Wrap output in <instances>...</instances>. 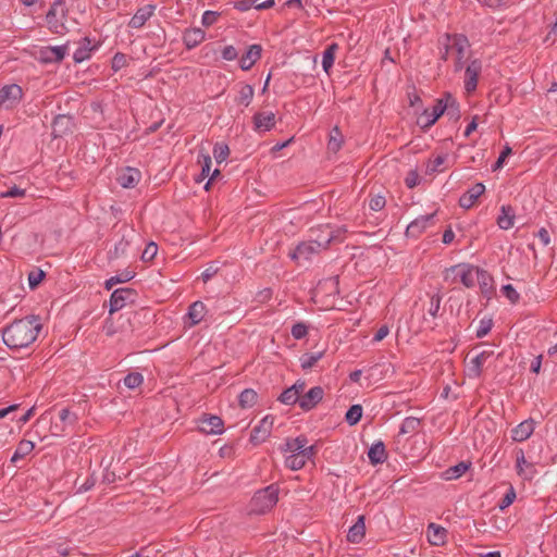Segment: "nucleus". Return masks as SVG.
<instances>
[{"mask_svg":"<svg viewBox=\"0 0 557 557\" xmlns=\"http://www.w3.org/2000/svg\"><path fill=\"white\" fill-rule=\"evenodd\" d=\"M41 330V323L36 315L16 320L2 332L4 344L11 349H21L33 344Z\"/></svg>","mask_w":557,"mask_h":557,"instance_id":"obj_1","label":"nucleus"},{"mask_svg":"<svg viewBox=\"0 0 557 557\" xmlns=\"http://www.w3.org/2000/svg\"><path fill=\"white\" fill-rule=\"evenodd\" d=\"M281 450L285 455V466L293 470H299L314 456V446L308 445L306 436L287 438Z\"/></svg>","mask_w":557,"mask_h":557,"instance_id":"obj_2","label":"nucleus"},{"mask_svg":"<svg viewBox=\"0 0 557 557\" xmlns=\"http://www.w3.org/2000/svg\"><path fill=\"white\" fill-rule=\"evenodd\" d=\"M469 48V40L463 35H444L440 39L441 59H453L455 72L463 69V59Z\"/></svg>","mask_w":557,"mask_h":557,"instance_id":"obj_3","label":"nucleus"},{"mask_svg":"<svg viewBox=\"0 0 557 557\" xmlns=\"http://www.w3.org/2000/svg\"><path fill=\"white\" fill-rule=\"evenodd\" d=\"M336 238V235L327 232L323 238L310 239L309 242L300 243L290 253L289 257L298 263L302 261H309L314 255H318L321 250L327 249L332 240Z\"/></svg>","mask_w":557,"mask_h":557,"instance_id":"obj_4","label":"nucleus"},{"mask_svg":"<svg viewBox=\"0 0 557 557\" xmlns=\"http://www.w3.org/2000/svg\"><path fill=\"white\" fill-rule=\"evenodd\" d=\"M278 488L274 485H269L263 490L258 491L249 503V512L255 515H262L271 510L278 499Z\"/></svg>","mask_w":557,"mask_h":557,"instance_id":"obj_5","label":"nucleus"},{"mask_svg":"<svg viewBox=\"0 0 557 557\" xmlns=\"http://www.w3.org/2000/svg\"><path fill=\"white\" fill-rule=\"evenodd\" d=\"M479 270V267L469 263H459L446 269L444 280L451 283L459 280L463 286L471 288L475 284Z\"/></svg>","mask_w":557,"mask_h":557,"instance_id":"obj_6","label":"nucleus"},{"mask_svg":"<svg viewBox=\"0 0 557 557\" xmlns=\"http://www.w3.org/2000/svg\"><path fill=\"white\" fill-rule=\"evenodd\" d=\"M455 104V99L450 96H447L445 99L437 100L436 104L432 108L431 111L424 109L423 112L417 120V123L422 128H428L432 126L438 117L445 112V110L449 109Z\"/></svg>","mask_w":557,"mask_h":557,"instance_id":"obj_7","label":"nucleus"},{"mask_svg":"<svg viewBox=\"0 0 557 557\" xmlns=\"http://www.w3.org/2000/svg\"><path fill=\"white\" fill-rule=\"evenodd\" d=\"M67 53V45L38 47L33 51V57L41 63L61 62Z\"/></svg>","mask_w":557,"mask_h":557,"instance_id":"obj_8","label":"nucleus"},{"mask_svg":"<svg viewBox=\"0 0 557 557\" xmlns=\"http://www.w3.org/2000/svg\"><path fill=\"white\" fill-rule=\"evenodd\" d=\"M198 429L207 435H220L224 432L223 420L213 414H202L197 421Z\"/></svg>","mask_w":557,"mask_h":557,"instance_id":"obj_9","label":"nucleus"},{"mask_svg":"<svg viewBox=\"0 0 557 557\" xmlns=\"http://www.w3.org/2000/svg\"><path fill=\"white\" fill-rule=\"evenodd\" d=\"M482 71V61L480 59L470 60L465 67V89L467 92H472L478 87V78Z\"/></svg>","mask_w":557,"mask_h":557,"instance_id":"obj_10","label":"nucleus"},{"mask_svg":"<svg viewBox=\"0 0 557 557\" xmlns=\"http://www.w3.org/2000/svg\"><path fill=\"white\" fill-rule=\"evenodd\" d=\"M23 90L16 85H7L0 89V107L10 109L16 106L22 99Z\"/></svg>","mask_w":557,"mask_h":557,"instance_id":"obj_11","label":"nucleus"},{"mask_svg":"<svg viewBox=\"0 0 557 557\" xmlns=\"http://www.w3.org/2000/svg\"><path fill=\"white\" fill-rule=\"evenodd\" d=\"M135 292L131 288H117L110 297L109 312L112 314L123 309L128 302L134 300Z\"/></svg>","mask_w":557,"mask_h":557,"instance_id":"obj_12","label":"nucleus"},{"mask_svg":"<svg viewBox=\"0 0 557 557\" xmlns=\"http://www.w3.org/2000/svg\"><path fill=\"white\" fill-rule=\"evenodd\" d=\"M274 418L272 416H265L258 425H256L251 432L250 441L257 445L264 442L271 434L273 429Z\"/></svg>","mask_w":557,"mask_h":557,"instance_id":"obj_13","label":"nucleus"},{"mask_svg":"<svg viewBox=\"0 0 557 557\" xmlns=\"http://www.w3.org/2000/svg\"><path fill=\"white\" fill-rule=\"evenodd\" d=\"M494 356V350L485 349L473 357L468 363V376L472 379H478L482 374L483 366L487 362L490 358Z\"/></svg>","mask_w":557,"mask_h":557,"instance_id":"obj_14","label":"nucleus"},{"mask_svg":"<svg viewBox=\"0 0 557 557\" xmlns=\"http://www.w3.org/2000/svg\"><path fill=\"white\" fill-rule=\"evenodd\" d=\"M434 214L420 215L414 219L406 228V236L411 238L419 237L428 227L431 226Z\"/></svg>","mask_w":557,"mask_h":557,"instance_id":"obj_15","label":"nucleus"},{"mask_svg":"<svg viewBox=\"0 0 557 557\" xmlns=\"http://www.w3.org/2000/svg\"><path fill=\"white\" fill-rule=\"evenodd\" d=\"M323 396V388L314 386L300 397L299 407L305 411L311 410L322 400Z\"/></svg>","mask_w":557,"mask_h":557,"instance_id":"obj_16","label":"nucleus"},{"mask_svg":"<svg viewBox=\"0 0 557 557\" xmlns=\"http://www.w3.org/2000/svg\"><path fill=\"white\" fill-rule=\"evenodd\" d=\"M516 470L523 480H532L536 473L534 465L525 459L522 449H519L516 454Z\"/></svg>","mask_w":557,"mask_h":557,"instance_id":"obj_17","label":"nucleus"},{"mask_svg":"<svg viewBox=\"0 0 557 557\" xmlns=\"http://www.w3.org/2000/svg\"><path fill=\"white\" fill-rule=\"evenodd\" d=\"M156 5L153 4H146L144 7H140L136 13L133 15V17L128 22V26L132 28H140L143 27L146 22L154 14Z\"/></svg>","mask_w":557,"mask_h":557,"instance_id":"obj_18","label":"nucleus"},{"mask_svg":"<svg viewBox=\"0 0 557 557\" xmlns=\"http://www.w3.org/2000/svg\"><path fill=\"white\" fill-rule=\"evenodd\" d=\"M485 191V186L482 183H476L469 188L459 198V205L461 208L470 209L476 202L478 198Z\"/></svg>","mask_w":557,"mask_h":557,"instance_id":"obj_19","label":"nucleus"},{"mask_svg":"<svg viewBox=\"0 0 557 557\" xmlns=\"http://www.w3.org/2000/svg\"><path fill=\"white\" fill-rule=\"evenodd\" d=\"M475 282H478L482 295L485 298L491 299L495 293L492 275L487 271L480 269Z\"/></svg>","mask_w":557,"mask_h":557,"instance_id":"obj_20","label":"nucleus"},{"mask_svg":"<svg viewBox=\"0 0 557 557\" xmlns=\"http://www.w3.org/2000/svg\"><path fill=\"white\" fill-rule=\"evenodd\" d=\"M534 429L535 422L533 419L524 420L511 430V438L515 442H523L533 434Z\"/></svg>","mask_w":557,"mask_h":557,"instance_id":"obj_21","label":"nucleus"},{"mask_svg":"<svg viewBox=\"0 0 557 557\" xmlns=\"http://www.w3.org/2000/svg\"><path fill=\"white\" fill-rule=\"evenodd\" d=\"M262 47L260 45L249 46L247 52L240 58L239 66L243 71H249L261 58Z\"/></svg>","mask_w":557,"mask_h":557,"instance_id":"obj_22","label":"nucleus"},{"mask_svg":"<svg viewBox=\"0 0 557 557\" xmlns=\"http://www.w3.org/2000/svg\"><path fill=\"white\" fill-rule=\"evenodd\" d=\"M275 125V114L273 112H259L253 116L255 129L259 133L268 132Z\"/></svg>","mask_w":557,"mask_h":557,"instance_id":"obj_23","label":"nucleus"},{"mask_svg":"<svg viewBox=\"0 0 557 557\" xmlns=\"http://www.w3.org/2000/svg\"><path fill=\"white\" fill-rule=\"evenodd\" d=\"M141 174L137 169L126 168L117 176V182L123 188H134L140 181Z\"/></svg>","mask_w":557,"mask_h":557,"instance_id":"obj_24","label":"nucleus"},{"mask_svg":"<svg viewBox=\"0 0 557 557\" xmlns=\"http://www.w3.org/2000/svg\"><path fill=\"white\" fill-rule=\"evenodd\" d=\"M426 535L431 545L441 546L446 543L447 530L432 522L428 525Z\"/></svg>","mask_w":557,"mask_h":557,"instance_id":"obj_25","label":"nucleus"},{"mask_svg":"<svg viewBox=\"0 0 557 557\" xmlns=\"http://www.w3.org/2000/svg\"><path fill=\"white\" fill-rule=\"evenodd\" d=\"M205 32L198 27L187 29L183 35V41L188 49L197 47L205 40Z\"/></svg>","mask_w":557,"mask_h":557,"instance_id":"obj_26","label":"nucleus"},{"mask_svg":"<svg viewBox=\"0 0 557 557\" xmlns=\"http://www.w3.org/2000/svg\"><path fill=\"white\" fill-rule=\"evenodd\" d=\"M207 309L203 302L201 301H195L191 304L188 308L187 318L189 320V326H195L198 323H200L205 315H206Z\"/></svg>","mask_w":557,"mask_h":557,"instance_id":"obj_27","label":"nucleus"},{"mask_svg":"<svg viewBox=\"0 0 557 557\" xmlns=\"http://www.w3.org/2000/svg\"><path fill=\"white\" fill-rule=\"evenodd\" d=\"M366 525H364V517L359 516L354 525H351L347 533V540L350 543H360L364 537Z\"/></svg>","mask_w":557,"mask_h":557,"instance_id":"obj_28","label":"nucleus"},{"mask_svg":"<svg viewBox=\"0 0 557 557\" xmlns=\"http://www.w3.org/2000/svg\"><path fill=\"white\" fill-rule=\"evenodd\" d=\"M369 460L372 465L383 463L386 460V450L383 442L374 443L368 451Z\"/></svg>","mask_w":557,"mask_h":557,"instance_id":"obj_29","label":"nucleus"},{"mask_svg":"<svg viewBox=\"0 0 557 557\" xmlns=\"http://www.w3.org/2000/svg\"><path fill=\"white\" fill-rule=\"evenodd\" d=\"M497 224L502 230H509L515 224V211L510 206H503L497 218Z\"/></svg>","mask_w":557,"mask_h":557,"instance_id":"obj_30","label":"nucleus"},{"mask_svg":"<svg viewBox=\"0 0 557 557\" xmlns=\"http://www.w3.org/2000/svg\"><path fill=\"white\" fill-rule=\"evenodd\" d=\"M470 465V462L461 461L453 467H449L442 473V478L446 481L457 480L468 471Z\"/></svg>","mask_w":557,"mask_h":557,"instance_id":"obj_31","label":"nucleus"},{"mask_svg":"<svg viewBox=\"0 0 557 557\" xmlns=\"http://www.w3.org/2000/svg\"><path fill=\"white\" fill-rule=\"evenodd\" d=\"M57 4L58 2H54L49 11L47 12L46 20L49 26V29L54 34H63L65 30V26L62 22H59L57 20Z\"/></svg>","mask_w":557,"mask_h":557,"instance_id":"obj_32","label":"nucleus"},{"mask_svg":"<svg viewBox=\"0 0 557 557\" xmlns=\"http://www.w3.org/2000/svg\"><path fill=\"white\" fill-rule=\"evenodd\" d=\"M253 94L255 90L251 85H242L236 101L244 107H248L253 98Z\"/></svg>","mask_w":557,"mask_h":557,"instance_id":"obj_33","label":"nucleus"},{"mask_svg":"<svg viewBox=\"0 0 557 557\" xmlns=\"http://www.w3.org/2000/svg\"><path fill=\"white\" fill-rule=\"evenodd\" d=\"M447 161V154H440L432 160H429L425 164V174L432 175L437 172H442V165Z\"/></svg>","mask_w":557,"mask_h":557,"instance_id":"obj_34","label":"nucleus"},{"mask_svg":"<svg viewBox=\"0 0 557 557\" xmlns=\"http://www.w3.org/2000/svg\"><path fill=\"white\" fill-rule=\"evenodd\" d=\"M34 443L30 441H21L11 458L12 462H16L17 460L27 456L34 449Z\"/></svg>","mask_w":557,"mask_h":557,"instance_id":"obj_35","label":"nucleus"},{"mask_svg":"<svg viewBox=\"0 0 557 557\" xmlns=\"http://www.w3.org/2000/svg\"><path fill=\"white\" fill-rule=\"evenodd\" d=\"M336 50H337V45L333 44V45H330L323 52L322 67L326 73H329V71L331 70V67L334 64Z\"/></svg>","mask_w":557,"mask_h":557,"instance_id":"obj_36","label":"nucleus"},{"mask_svg":"<svg viewBox=\"0 0 557 557\" xmlns=\"http://www.w3.org/2000/svg\"><path fill=\"white\" fill-rule=\"evenodd\" d=\"M257 398H258L257 393L253 389L247 388L240 393V395L238 397V401H239L240 407L250 408L256 404Z\"/></svg>","mask_w":557,"mask_h":557,"instance_id":"obj_37","label":"nucleus"},{"mask_svg":"<svg viewBox=\"0 0 557 557\" xmlns=\"http://www.w3.org/2000/svg\"><path fill=\"white\" fill-rule=\"evenodd\" d=\"M343 145V136L338 127H334L330 134L327 149L332 152H337Z\"/></svg>","mask_w":557,"mask_h":557,"instance_id":"obj_38","label":"nucleus"},{"mask_svg":"<svg viewBox=\"0 0 557 557\" xmlns=\"http://www.w3.org/2000/svg\"><path fill=\"white\" fill-rule=\"evenodd\" d=\"M361 417H362L361 405H352L346 412L345 419L349 425H355L360 421Z\"/></svg>","mask_w":557,"mask_h":557,"instance_id":"obj_39","label":"nucleus"},{"mask_svg":"<svg viewBox=\"0 0 557 557\" xmlns=\"http://www.w3.org/2000/svg\"><path fill=\"white\" fill-rule=\"evenodd\" d=\"M419 426H420V420L418 418L407 417L400 425L399 433L400 434L413 433L419 429Z\"/></svg>","mask_w":557,"mask_h":557,"instance_id":"obj_40","label":"nucleus"},{"mask_svg":"<svg viewBox=\"0 0 557 557\" xmlns=\"http://www.w3.org/2000/svg\"><path fill=\"white\" fill-rule=\"evenodd\" d=\"M323 357V351L314 352V354H305L300 357V366L302 369L307 370L312 368L321 358Z\"/></svg>","mask_w":557,"mask_h":557,"instance_id":"obj_41","label":"nucleus"},{"mask_svg":"<svg viewBox=\"0 0 557 557\" xmlns=\"http://www.w3.org/2000/svg\"><path fill=\"white\" fill-rule=\"evenodd\" d=\"M301 396H299L297 393H296V389L294 391V388L292 387H288L286 388L280 396V401L285 404V405H294L296 403L299 404V399H300Z\"/></svg>","mask_w":557,"mask_h":557,"instance_id":"obj_42","label":"nucleus"},{"mask_svg":"<svg viewBox=\"0 0 557 557\" xmlns=\"http://www.w3.org/2000/svg\"><path fill=\"white\" fill-rule=\"evenodd\" d=\"M198 162L201 165V180H205L210 175L211 171V157L208 153H199Z\"/></svg>","mask_w":557,"mask_h":557,"instance_id":"obj_43","label":"nucleus"},{"mask_svg":"<svg viewBox=\"0 0 557 557\" xmlns=\"http://www.w3.org/2000/svg\"><path fill=\"white\" fill-rule=\"evenodd\" d=\"M230 154L228 146L225 144H216L213 148V157L218 163L224 162Z\"/></svg>","mask_w":557,"mask_h":557,"instance_id":"obj_44","label":"nucleus"},{"mask_svg":"<svg viewBox=\"0 0 557 557\" xmlns=\"http://www.w3.org/2000/svg\"><path fill=\"white\" fill-rule=\"evenodd\" d=\"M144 381V377L140 373L138 372H132V373H128L125 377H124V384L126 387L131 388V389H134L136 387H138Z\"/></svg>","mask_w":557,"mask_h":557,"instance_id":"obj_45","label":"nucleus"},{"mask_svg":"<svg viewBox=\"0 0 557 557\" xmlns=\"http://www.w3.org/2000/svg\"><path fill=\"white\" fill-rule=\"evenodd\" d=\"M502 293L504 296L511 302L516 304L520 299L519 293L516 290V288L511 284H506L502 287Z\"/></svg>","mask_w":557,"mask_h":557,"instance_id":"obj_46","label":"nucleus"},{"mask_svg":"<svg viewBox=\"0 0 557 557\" xmlns=\"http://www.w3.org/2000/svg\"><path fill=\"white\" fill-rule=\"evenodd\" d=\"M290 333L295 339H301L307 336L308 326L304 322H298L293 325Z\"/></svg>","mask_w":557,"mask_h":557,"instance_id":"obj_47","label":"nucleus"},{"mask_svg":"<svg viewBox=\"0 0 557 557\" xmlns=\"http://www.w3.org/2000/svg\"><path fill=\"white\" fill-rule=\"evenodd\" d=\"M322 232L327 235V232L332 233L333 235H336V238L332 240L333 242H342L344 238L345 233L347 232V228L345 226H338L336 228H332L329 225H323Z\"/></svg>","mask_w":557,"mask_h":557,"instance_id":"obj_48","label":"nucleus"},{"mask_svg":"<svg viewBox=\"0 0 557 557\" xmlns=\"http://www.w3.org/2000/svg\"><path fill=\"white\" fill-rule=\"evenodd\" d=\"M158 252V246L156 243H149L141 253V259L145 262L151 261Z\"/></svg>","mask_w":557,"mask_h":557,"instance_id":"obj_49","label":"nucleus"},{"mask_svg":"<svg viewBox=\"0 0 557 557\" xmlns=\"http://www.w3.org/2000/svg\"><path fill=\"white\" fill-rule=\"evenodd\" d=\"M129 246L128 240H125L124 238L121 239L117 244L114 246V250L110 251V255L112 258H119L120 256L124 255Z\"/></svg>","mask_w":557,"mask_h":557,"instance_id":"obj_50","label":"nucleus"},{"mask_svg":"<svg viewBox=\"0 0 557 557\" xmlns=\"http://www.w3.org/2000/svg\"><path fill=\"white\" fill-rule=\"evenodd\" d=\"M90 57V49L87 46L79 47L73 54V59L76 63H81Z\"/></svg>","mask_w":557,"mask_h":557,"instance_id":"obj_51","label":"nucleus"},{"mask_svg":"<svg viewBox=\"0 0 557 557\" xmlns=\"http://www.w3.org/2000/svg\"><path fill=\"white\" fill-rule=\"evenodd\" d=\"M133 276H134V274L131 272H126L124 278H121V276H112L106 281V288L111 289L113 287V285L123 283V282H127V281L132 280Z\"/></svg>","mask_w":557,"mask_h":557,"instance_id":"obj_52","label":"nucleus"},{"mask_svg":"<svg viewBox=\"0 0 557 557\" xmlns=\"http://www.w3.org/2000/svg\"><path fill=\"white\" fill-rule=\"evenodd\" d=\"M385 198L381 195L372 197L369 201V207L373 211H380L385 207Z\"/></svg>","mask_w":557,"mask_h":557,"instance_id":"obj_53","label":"nucleus"},{"mask_svg":"<svg viewBox=\"0 0 557 557\" xmlns=\"http://www.w3.org/2000/svg\"><path fill=\"white\" fill-rule=\"evenodd\" d=\"M515 499H516V492H515L513 487H510L509 491L503 497V499L499 504V509L500 510L506 509L513 503Z\"/></svg>","mask_w":557,"mask_h":557,"instance_id":"obj_54","label":"nucleus"},{"mask_svg":"<svg viewBox=\"0 0 557 557\" xmlns=\"http://www.w3.org/2000/svg\"><path fill=\"white\" fill-rule=\"evenodd\" d=\"M60 421L65 424H74L76 421V416L72 413L69 409L64 408L59 413Z\"/></svg>","mask_w":557,"mask_h":557,"instance_id":"obj_55","label":"nucleus"},{"mask_svg":"<svg viewBox=\"0 0 557 557\" xmlns=\"http://www.w3.org/2000/svg\"><path fill=\"white\" fill-rule=\"evenodd\" d=\"M511 152H512L511 148L509 146H506L504 148V150L502 151V153L499 154L497 161L493 165V171L502 169L505 163L506 158L509 157L511 154Z\"/></svg>","mask_w":557,"mask_h":557,"instance_id":"obj_56","label":"nucleus"},{"mask_svg":"<svg viewBox=\"0 0 557 557\" xmlns=\"http://www.w3.org/2000/svg\"><path fill=\"white\" fill-rule=\"evenodd\" d=\"M491 329H492L491 320H481L480 325L476 330V337L478 338L484 337L485 335H487V333L491 331Z\"/></svg>","mask_w":557,"mask_h":557,"instance_id":"obj_57","label":"nucleus"},{"mask_svg":"<svg viewBox=\"0 0 557 557\" xmlns=\"http://www.w3.org/2000/svg\"><path fill=\"white\" fill-rule=\"evenodd\" d=\"M441 296L440 295H433L431 297V304L429 308V313L435 318L438 313L440 307H441Z\"/></svg>","mask_w":557,"mask_h":557,"instance_id":"obj_58","label":"nucleus"},{"mask_svg":"<svg viewBox=\"0 0 557 557\" xmlns=\"http://www.w3.org/2000/svg\"><path fill=\"white\" fill-rule=\"evenodd\" d=\"M238 52L234 46H225L222 50V58L226 61H233L237 59Z\"/></svg>","mask_w":557,"mask_h":557,"instance_id":"obj_59","label":"nucleus"},{"mask_svg":"<svg viewBox=\"0 0 557 557\" xmlns=\"http://www.w3.org/2000/svg\"><path fill=\"white\" fill-rule=\"evenodd\" d=\"M25 189H22L17 186L11 187L8 191L2 193V198H16V197H24L25 196Z\"/></svg>","mask_w":557,"mask_h":557,"instance_id":"obj_60","label":"nucleus"},{"mask_svg":"<svg viewBox=\"0 0 557 557\" xmlns=\"http://www.w3.org/2000/svg\"><path fill=\"white\" fill-rule=\"evenodd\" d=\"M218 20V13L214 12V11H206L203 14H202V17H201V23L205 25V26H211L212 24H214Z\"/></svg>","mask_w":557,"mask_h":557,"instance_id":"obj_61","label":"nucleus"},{"mask_svg":"<svg viewBox=\"0 0 557 557\" xmlns=\"http://www.w3.org/2000/svg\"><path fill=\"white\" fill-rule=\"evenodd\" d=\"M44 275L45 274L42 271L29 273V275H28L29 286L30 287L37 286L40 283V281L42 280Z\"/></svg>","mask_w":557,"mask_h":557,"instance_id":"obj_62","label":"nucleus"},{"mask_svg":"<svg viewBox=\"0 0 557 557\" xmlns=\"http://www.w3.org/2000/svg\"><path fill=\"white\" fill-rule=\"evenodd\" d=\"M419 183V175L416 171H410L406 177V185L409 188H413Z\"/></svg>","mask_w":557,"mask_h":557,"instance_id":"obj_63","label":"nucleus"},{"mask_svg":"<svg viewBox=\"0 0 557 557\" xmlns=\"http://www.w3.org/2000/svg\"><path fill=\"white\" fill-rule=\"evenodd\" d=\"M125 64V57L122 53H116L112 60V69L119 71Z\"/></svg>","mask_w":557,"mask_h":557,"instance_id":"obj_64","label":"nucleus"}]
</instances>
